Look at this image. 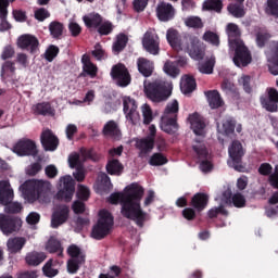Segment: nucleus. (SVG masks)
Returning <instances> with one entry per match:
<instances>
[{"instance_id":"20","label":"nucleus","mask_w":278,"mask_h":278,"mask_svg":"<svg viewBox=\"0 0 278 278\" xmlns=\"http://www.w3.org/2000/svg\"><path fill=\"white\" fill-rule=\"evenodd\" d=\"M258 173L264 177H268L269 175L270 187L278 190V164L275 166V169L273 173V165H270L269 163H263L258 167Z\"/></svg>"},{"instance_id":"35","label":"nucleus","mask_w":278,"mask_h":278,"mask_svg":"<svg viewBox=\"0 0 278 278\" xmlns=\"http://www.w3.org/2000/svg\"><path fill=\"white\" fill-rule=\"evenodd\" d=\"M46 250L48 253H58L59 257H63L64 255V248H62V242L54 237H51L48 240Z\"/></svg>"},{"instance_id":"44","label":"nucleus","mask_w":278,"mask_h":278,"mask_svg":"<svg viewBox=\"0 0 278 278\" xmlns=\"http://www.w3.org/2000/svg\"><path fill=\"white\" fill-rule=\"evenodd\" d=\"M16 63L12 61H5L1 66V77L5 79V77H14L16 75Z\"/></svg>"},{"instance_id":"2","label":"nucleus","mask_w":278,"mask_h":278,"mask_svg":"<svg viewBox=\"0 0 278 278\" xmlns=\"http://www.w3.org/2000/svg\"><path fill=\"white\" fill-rule=\"evenodd\" d=\"M166 39L173 49L186 51L192 60H203L205 58V50L201 47V40L195 36L185 35L181 38L177 29L169 28L166 33Z\"/></svg>"},{"instance_id":"17","label":"nucleus","mask_w":278,"mask_h":278,"mask_svg":"<svg viewBox=\"0 0 278 278\" xmlns=\"http://www.w3.org/2000/svg\"><path fill=\"white\" fill-rule=\"evenodd\" d=\"M40 142L41 147L46 151H56L58 147H60V139L58 136H55V134H53V130L51 129L42 130L40 135Z\"/></svg>"},{"instance_id":"59","label":"nucleus","mask_w":278,"mask_h":278,"mask_svg":"<svg viewBox=\"0 0 278 278\" xmlns=\"http://www.w3.org/2000/svg\"><path fill=\"white\" fill-rule=\"evenodd\" d=\"M143 125H151L153 122V111L149 104H143L142 108Z\"/></svg>"},{"instance_id":"47","label":"nucleus","mask_w":278,"mask_h":278,"mask_svg":"<svg viewBox=\"0 0 278 278\" xmlns=\"http://www.w3.org/2000/svg\"><path fill=\"white\" fill-rule=\"evenodd\" d=\"M203 40L204 42H208V45H212L213 47H219L220 46V37L218 34L212 31V30H206L203 34Z\"/></svg>"},{"instance_id":"7","label":"nucleus","mask_w":278,"mask_h":278,"mask_svg":"<svg viewBox=\"0 0 278 278\" xmlns=\"http://www.w3.org/2000/svg\"><path fill=\"white\" fill-rule=\"evenodd\" d=\"M235 55L232 58V62L238 68H245L253 62V56L251 55V51L247 46H244L241 41L235 40Z\"/></svg>"},{"instance_id":"26","label":"nucleus","mask_w":278,"mask_h":278,"mask_svg":"<svg viewBox=\"0 0 278 278\" xmlns=\"http://www.w3.org/2000/svg\"><path fill=\"white\" fill-rule=\"evenodd\" d=\"M207 103L211 110H218V108H223L225 105V100L220 97V92L218 90H208L204 92Z\"/></svg>"},{"instance_id":"58","label":"nucleus","mask_w":278,"mask_h":278,"mask_svg":"<svg viewBox=\"0 0 278 278\" xmlns=\"http://www.w3.org/2000/svg\"><path fill=\"white\" fill-rule=\"evenodd\" d=\"M112 31H114V25L110 21L101 23L98 26V34H100V36H110Z\"/></svg>"},{"instance_id":"24","label":"nucleus","mask_w":278,"mask_h":278,"mask_svg":"<svg viewBox=\"0 0 278 278\" xmlns=\"http://www.w3.org/2000/svg\"><path fill=\"white\" fill-rule=\"evenodd\" d=\"M178 118L175 117H164L161 118V129L165 134L169 136H174L177 131H179V123H177Z\"/></svg>"},{"instance_id":"49","label":"nucleus","mask_w":278,"mask_h":278,"mask_svg":"<svg viewBox=\"0 0 278 278\" xmlns=\"http://www.w3.org/2000/svg\"><path fill=\"white\" fill-rule=\"evenodd\" d=\"M214 64H216V61L214 59H210L204 63H200L198 68L200 73H203V75H212V73H214Z\"/></svg>"},{"instance_id":"18","label":"nucleus","mask_w":278,"mask_h":278,"mask_svg":"<svg viewBox=\"0 0 278 278\" xmlns=\"http://www.w3.org/2000/svg\"><path fill=\"white\" fill-rule=\"evenodd\" d=\"M142 46L148 53H151V55L160 54V38L149 30L143 35Z\"/></svg>"},{"instance_id":"37","label":"nucleus","mask_w":278,"mask_h":278,"mask_svg":"<svg viewBox=\"0 0 278 278\" xmlns=\"http://www.w3.org/2000/svg\"><path fill=\"white\" fill-rule=\"evenodd\" d=\"M123 170H125V167L122 165L121 161L118 159H112L109 160L106 163V173L109 175H123Z\"/></svg>"},{"instance_id":"10","label":"nucleus","mask_w":278,"mask_h":278,"mask_svg":"<svg viewBox=\"0 0 278 278\" xmlns=\"http://www.w3.org/2000/svg\"><path fill=\"white\" fill-rule=\"evenodd\" d=\"M229 157L231 161V166L238 173H244V166L242 165V157H244V148L242 143L238 140H233L231 146L228 148Z\"/></svg>"},{"instance_id":"19","label":"nucleus","mask_w":278,"mask_h":278,"mask_svg":"<svg viewBox=\"0 0 278 278\" xmlns=\"http://www.w3.org/2000/svg\"><path fill=\"white\" fill-rule=\"evenodd\" d=\"M192 149L194 153H197L198 159L202 160L200 163V170H202V173H210V170L214 168V165H212V162L207 161V155L210 153L207 152L205 144H195L192 146Z\"/></svg>"},{"instance_id":"1","label":"nucleus","mask_w":278,"mask_h":278,"mask_svg":"<svg viewBox=\"0 0 278 278\" xmlns=\"http://www.w3.org/2000/svg\"><path fill=\"white\" fill-rule=\"evenodd\" d=\"M142 197H144V188L137 182H132L125 188L124 192L112 193L109 198V203L111 205L121 203L122 216L128 218V220H134L137 227L142 228L149 218V214L142 211V206H140Z\"/></svg>"},{"instance_id":"9","label":"nucleus","mask_w":278,"mask_h":278,"mask_svg":"<svg viewBox=\"0 0 278 278\" xmlns=\"http://www.w3.org/2000/svg\"><path fill=\"white\" fill-rule=\"evenodd\" d=\"M73 194H75V179L71 175H66L60 178V188L56 193V198L60 201L70 203L73 201Z\"/></svg>"},{"instance_id":"5","label":"nucleus","mask_w":278,"mask_h":278,"mask_svg":"<svg viewBox=\"0 0 278 278\" xmlns=\"http://www.w3.org/2000/svg\"><path fill=\"white\" fill-rule=\"evenodd\" d=\"M23 194L25 198L34 203L40 201L47 190H49V182L43 180H27L22 185Z\"/></svg>"},{"instance_id":"25","label":"nucleus","mask_w":278,"mask_h":278,"mask_svg":"<svg viewBox=\"0 0 278 278\" xmlns=\"http://www.w3.org/2000/svg\"><path fill=\"white\" fill-rule=\"evenodd\" d=\"M25 244H27V239L25 237H13L9 238V240L7 241V248L11 255H16V253H21Z\"/></svg>"},{"instance_id":"12","label":"nucleus","mask_w":278,"mask_h":278,"mask_svg":"<svg viewBox=\"0 0 278 278\" xmlns=\"http://www.w3.org/2000/svg\"><path fill=\"white\" fill-rule=\"evenodd\" d=\"M260 103L266 112H278V90L273 87L266 89V94L260 97Z\"/></svg>"},{"instance_id":"32","label":"nucleus","mask_w":278,"mask_h":278,"mask_svg":"<svg viewBox=\"0 0 278 278\" xmlns=\"http://www.w3.org/2000/svg\"><path fill=\"white\" fill-rule=\"evenodd\" d=\"M83 21L88 29H98L101 23H103V17L99 13H90L83 16Z\"/></svg>"},{"instance_id":"48","label":"nucleus","mask_w":278,"mask_h":278,"mask_svg":"<svg viewBox=\"0 0 278 278\" xmlns=\"http://www.w3.org/2000/svg\"><path fill=\"white\" fill-rule=\"evenodd\" d=\"M35 112L40 116H47L48 114H53V109L49 102H41L36 104Z\"/></svg>"},{"instance_id":"33","label":"nucleus","mask_w":278,"mask_h":278,"mask_svg":"<svg viewBox=\"0 0 278 278\" xmlns=\"http://www.w3.org/2000/svg\"><path fill=\"white\" fill-rule=\"evenodd\" d=\"M180 90L182 94H191L197 90V79L192 76H185L180 81Z\"/></svg>"},{"instance_id":"14","label":"nucleus","mask_w":278,"mask_h":278,"mask_svg":"<svg viewBox=\"0 0 278 278\" xmlns=\"http://www.w3.org/2000/svg\"><path fill=\"white\" fill-rule=\"evenodd\" d=\"M111 77L117 81V85H119L121 88H127V86L131 84V76L129 75V71L122 63H118L112 67Z\"/></svg>"},{"instance_id":"22","label":"nucleus","mask_w":278,"mask_h":278,"mask_svg":"<svg viewBox=\"0 0 278 278\" xmlns=\"http://www.w3.org/2000/svg\"><path fill=\"white\" fill-rule=\"evenodd\" d=\"M17 45L20 49H26L30 53H36L40 42L33 35H24L18 38Z\"/></svg>"},{"instance_id":"11","label":"nucleus","mask_w":278,"mask_h":278,"mask_svg":"<svg viewBox=\"0 0 278 278\" xmlns=\"http://www.w3.org/2000/svg\"><path fill=\"white\" fill-rule=\"evenodd\" d=\"M23 226V220L18 217L0 214V230L4 236H12Z\"/></svg>"},{"instance_id":"63","label":"nucleus","mask_w":278,"mask_h":278,"mask_svg":"<svg viewBox=\"0 0 278 278\" xmlns=\"http://www.w3.org/2000/svg\"><path fill=\"white\" fill-rule=\"evenodd\" d=\"M50 16L51 13L45 8H39L35 11V18L36 21H39V23H43V21H47Z\"/></svg>"},{"instance_id":"23","label":"nucleus","mask_w":278,"mask_h":278,"mask_svg":"<svg viewBox=\"0 0 278 278\" xmlns=\"http://www.w3.org/2000/svg\"><path fill=\"white\" fill-rule=\"evenodd\" d=\"M136 149L139 150V157H144L149 155L155 149V140L150 137H144L136 141Z\"/></svg>"},{"instance_id":"15","label":"nucleus","mask_w":278,"mask_h":278,"mask_svg":"<svg viewBox=\"0 0 278 278\" xmlns=\"http://www.w3.org/2000/svg\"><path fill=\"white\" fill-rule=\"evenodd\" d=\"M123 105L127 121H129L131 125H138V123H140V113H138V104L136 103V100L131 99V97H124Z\"/></svg>"},{"instance_id":"39","label":"nucleus","mask_w":278,"mask_h":278,"mask_svg":"<svg viewBox=\"0 0 278 278\" xmlns=\"http://www.w3.org/2000/svg\"><path fill=\"white\" fill-rule=\"evenodd\" d=\"M202 10L220 14L223 12V0H205L202 4Z\"/></svg>"},{"instance_id":"4","label":"nucleus","mask_w":278,"mask_h":278,"mask_svg":"<svg viewBox=\"0 0 278 278\" xmlns=\"http://www.w3.org/2000/svg\"><path fill=\"white\" fill-rule=\"evenodd\" d=\"M99 216L97 224L91 230V238H93V240H103V238L110 235V229L114 227V216H112L110 211L101 210Z\"/></svg>"},{"instance_id":"42","label":"nucleus","mask_w":278,"mask_h":278,"mask_svg":"<svg viewBox=\"0 0 278 278\" xmlns=\"http://www.w3.org/2000/svg\"><path fill=\"white\" fill-rule=\"evenodd\" d=\"M229 14L235 16V18H244L247 11H244V3H230L227 7Z\"/></svg>"},{"instance_id":"34","label":"nucleus","mask_w":278,"mask_h":278,"mask_svg":"<svg viewBox=\"0 0 278 278\" xmlns=\"http://www.w3.org/2000/svg\"><path fill=\"white\" fill-rule=\"evenodd\" d=\"M102 134L104 136H110V138L118 140V138H121V129L118 128V124H116V122L114 121H109L104 125Z\"/></svg>"},{"instance_id":"60","label":"nucleus","mask_w":278,"mask_h":278,"mask_svg":"<svg viewBox=\"0 0 278 278\" xmlns=\"http://www.w3.org/2000/svg\"><path fill=\"white\" fill-rule=\"evenodd\" d=\"M266 14L278 18V0H267V7L265 8Z\"/></svg>"},{"instance_id":"45","label":"nucleus","mask_w":278,"mask_h":278,"mask_svg":"<svg viewBox=\"0 0 278 278\" xmlns=\"http://www.w3.org/2000/svg\"><path fill=\"white\" fill-rule=\"evenodd\" d=\"M55 263V261H53V258H50L47 261V263L43 265L42 267V274L45 275V277L48 278H53L56 277V275H60V270L53 268V264Z\"/></svg>"},{"instance_id":"57","label":"nucleus","mask_w":278,"mask_h":278,"mask_svg":"<svg viewBox=\"0 0 278 278\" xmlns=\"http://www.w3.org/2000/svg\"><path fill=\"white\" fill-rule=\"evenodd\" d=\"M5 214H21L23 212V204L18 202H10L9 204H4Z\"/></svg>"},{"instance_id":"40","label":"nucleus","mask_w":278,"mask_h":278,"mask_svg":"<svg viewBox=\"0 0 278 278\" xmlns=\"http://www.w3.org/2000/svg\"><path fill=\"white\" fill-rule=\"evenodd\" d=\"M236 125L235 118L229 117L223 123V135L227 138H236Z\"/></svg>"},{"instance_id":"13","label":"nucleus","mask_w":278,"mask_h":278,"mask_svg":"<svg viewBox=\"0 0 278 278\" xmlns=\"http://www.w3.org/2000/svg\"><path fill=\"white\" fill-rule=\"evenodd\" d=\"M71 216V207L66 204H59L55 206L51 216V227L52 229H58L62 227L64 223L68 220Z\"/></svg>"},{"instance_id":"28","label":"nucleus","mask_w":278,"mask_h":278,"mask_svg":"<svg viewBox=\"0 0 278 278\" xmlns=\"http://www.w3.org/2000/svg\"><path fill=\"white\" fill-rule=\"evenodd\" d=\"M188 121L191 125L193 134H195V136H203V131L205 129V122H203L201 115H199V113L189 115Z\"/></svg>"},{"instance_id":"62","label":"nucleus","mask_w":278,"mask_h":278,"mask_svg":"<svg viewBox=\"0 0 278 278\" xmlns=\"http://www.w3.org/2000/svg\"><path fill=\"white\" fill-rule=\"evenodd\" d=\"M268 68L271 75H278V46L276 47L275 53L269 61Z\"/></svg>"},{"instance_id":"46","label":"nucleus","mask_w":278,"mask_h":278,"mask_svg":"<svg viewBox=\"0 0 278 278\" xmlns=\"http://www.w3.org/2000/svg\"><path fill=\"white\" fill-rule=\"evenodd\" d=\"M149 164L150 166H164L168 164V159L162 152H156L150 157Z\"/></svg>"},{"instance_id":"30","label":"nucleus","mask_w":278,"mask_h":278,"mask_svg":"<svg viewBox=\"0 0 278 278\" xmlns=\"http://www.w3.org/2000/svg\"><path fill=\"white\" fill-rule=\"evenodd\" d=\"M137 68L143 77H151L155 67L153 65V61L146 58H139L137 60Z\"/></svg>"},{"instance_id":"27","label":"nucleus","mask_w":278,"mask_h":278,"mask_svg":"<svg viewBox=\"0 0 278 278\" xmlns=\"http://www.w3.org/2000/svg\"><path fill=\"white\" fill-rule=\"evenodd\" d=\"M81 64H83V73L80 74V77H86L88 75L91 78H94L97 73L99 72V68L90 61V55L83 54L81 56Z\"/></svg>"},{"instance_id":"53","label":"nucleus","mask_w":278,"mask_h":278,"mask_svg":"<svg viewBox=\"0 0 278 278\" xmlns=\"http://www.w3.org/2000/svg\"><path fill=\"white\" fill-rule=\"evenodd\" d=\"M163 71L166 73V75H169V77L173 78L179 75V67H177V64L173 63L172 61L165 62Z\"/></svg>"},{"instance_id":"41","label":"nucleus","mask_w":278,"mask_h":278,"mask_svg":"<svg viewBox=\"0 0 278 278\" xmlns=\"http://www.w3.org/2000/svg\"><path fill=\"white\" fill-rule=\"evenodd\" d=\"M0 7V31H8L12 29V24L8 21V4Z\"/></svg>"},{"instance_id":"38","label":"nucleus","mask_w":278,"mask_h":278,"mask_svg":"<svg viewBox=\"0 0 278 278\" xmlns=\"http://www.w3.org/2000/svg\"><path fill=\"white\" fill-rule=\"evenodd\" d=\"M49 31L54 40H62V36L64 35V24L53 21L49 24Z\"/></svg>"},{"instance_id":"29","label":"nucleus","mask_w":278,"mask_h":278,"mask_svg":"<svg viewBox=\"0 0 278 278\" xmlns=\"http://www.w3.org/2000/svg\"><path fill=\"white\" fill-rule=\"evenodd\" d=\"M207 203H210V195L199 192L192 197L190 205H192L197 212H203V210L207 207Z\"/></svg>"},{"instance_id":"51","label":"nucleus","mask_w":278,"mask_h":278,"mask_svg":"<svg viewBox=\"0 0 278 278\" xmlns=\"http://www.w3.org/2000/svg\"><path fill=\"white\" fill-rule=\"evenodd\" d=\"M60 54V48L55 45H51L47 48L43 58L47 62H53L54 59Z\"/></svg>"},{"instance_id":"64","label":"nucleus","mask_w":278,"mask_h":278,"mask_svg":"<svg viewBox=\"0 0 278 278\" xmlns=\"http://www.w3.org/2000/svg\"><path fill=\"white\" fill-rule=\"evenodd\" d=\"M77 198L80 201H88L90 199V189L84 185H78Z\"/></svg>"},{"instance_id":"8","label":"nucleus","mask_w":278,"mask_h":278,"mask_svg":"<svg viewBox=\"0 0 278 278\" xmlns=\"http://www.w3.org/2000/svg\"><path fill=\"white\" fill-rule=\"evenodd\" d=\"M20 157H36L39 153L36 141L27 138L20 139L13 147Z\"/></svg>"},{"instance_id":"61","label":"nucleus","mask_w":278,"mask_h":278,"mask_svg":"<svg viewBox=\"0 0 278 278\" xmlns=\"http://www.w3.org/2000/svg\"><path fill=\"white\" fill-rule=\"evenodd\" d=\"M218 214L222 216H229V211L225 206L219 205L218 207H213L207 212L208 218H218Z\"/></svg>"},{"instance_id":"3","label":"nucleus","mask_w":278,"mask_h":278,"mask_svg":"<svg viewBox=\"0 0 278 278\" xmlns=\"http://www.w3.org/2000/svg\"><path fill=\"white\" fill-rule=\"evenodd\" d=\"M144 94L153 103H162L173 94V83L165 79H155L144 84Z\"/></svg>"},{"instance_id":"6","label":"nucleus","mask_w":278,"mask_h":278,"mask_svg":"<svg viewBox=\"0 0 278 278\" xmlns=\"http://www.w3.org/2000/svg\"><path fill=\"white\" fill-rule=\"evenodd\" d=\"M67 254L72 257L67 262V273H70V275H77L83 264H86V254H84L81 249L76 244H72L67 248Z\"/></svg>"},{"instance_id":"36","label":"nucleus","mask_w":278,"mask_h":278,"mask_svg":"<svg viewBox=\"0 0 278 278\" xmlns=\"http://www.w3.org/2000/svg\"><path fill=\"white\" fill-rule=\"evenodd\" d=\"M127 42H129V38L125 34H119L116 36L115 42H113L112 51L114 55H118V53L125 51V47H127Z\"/></svg>"},{"instance_id":"43","label":"nucleus","mask_w":278,"mask_h":278,"mask_svg":"<svg viewBox=\"0 0 278 278\" xmlns=\"http://www.w3.org/2000/svg\"><path fill=\"white\" fill-rule=\"evenodd\" d=\"M179 114V102L177 100H173L172 102L167 103L163 116L167 118H178Z\"/></svg>"},{"instance_id":"21","label":"nucleus","mask_w":278,"mask_h":278,"mask_svg":"<svg viewBox=\"0 0 278 278\" xmlns=\"http://www.w3.org/2000/svg\"><path fill=\"white\" fill-rule=\"evenodd\" d=\"M14 201V190L9 180H0V205H8Z\"/></svg>"},{"instance_id":"16","label":"nucleus","mask_w":278,"mask_h":278,"mask_svg":"<svg viewBox=\"0 0 278 278\" xmlns=\"http://www.w3.org/2000/svg\"><path fill=\"white\" fill-rule=\"evenodd\" d=\"M156 17L161 23H168L175 18V7L168 2H159L155 9Z\"/></svg>"},{"instance_id":"52","label":"nucleus","mask_w":278,"mask_h":278,"mask_svg":"<svg viewBox=\"0 0 278 278\" xmlns=\"http://www.w3.org/2000/svg\"><path fill=\"white\" fill-rule=\"evenodd\" d=\"M185 25L192 29H203V21L199 16H189L185 20Z\"/></svg>"},{"instance_id":"54","label":"nucleus","mask_w":278,"mask_h":278,"mask_svg":"<svg viewBox=\"0 0 278 278\" xmlns=\"http://www.w3.org/2000/svg\"><path fill=\"white\" fill-rule=\"evenodd\" d=\"M80 153L83 157H85V160H91L92 162H99L101 160V154L96 153V151L92 148H81Z\"/></svg>"},{"instance_id":"31","label":"nucleus","mask_w":278,"mask_h":278,"mask_svg":"<svg viewBox=\"0 0 278 278\" xmlns=\"http://www.w3.org/2000/svg\"><path fill=\"white\" fill-rule=\"evenodd\" d=\"M47 260V254L45 252H29L25 256V262L27 266H40L42 262Z\"/></svg>"},{"instance_id":"56","label":"nucleus","mask_w":278,"mask_h":278,"mask_svg":"<svg viewBox=\"0 0 278 278\" xmlns=\"http://www.w3.org/2000/svg\"><path fill=\"white\" fill-rule=\"evenodd\" d=\"M239 86H242L244 92L247 94H251L253 92V86H251L252 78L249 75H243L239 78Z\"/></svg>"},{"instance_id":"50","label":"nucleus","mask_w":278,"mask_h":278,"mask_svg":"<svg viewBox=\"0 0 278 278\" xmlns=\"http://www.w3.org/2000/svg\"><path fill=\"white\" fill-rule=\"evenodd\" d=\"M270 40V34L264 29H260L256 33V45L260 49L266 47V42Z\"/></svg>"},{"instance_id":"55","label":"nucleus","mask_w":278,"mask_h":278,"mask_svg":"<svg viewBox=\"0 0 278 278\" xmlns=\"http://www.w3.org/2000/svg\"><path fill=\"white\" fill-rule=\"evenodd\" d=\"M220 88L223 92H225L226 94H236V97H240V93L238 92L236 85H233L228 79L223 80Z\"/></svg>"}]
</instances>
